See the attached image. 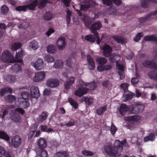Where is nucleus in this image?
<instances>
[{"label": "nucleus", "mask_w": 157, "mask_h": 157, "mask_svg": "<svg viewBox=\"0 0 157 157\" xmlns=\"http://www.w3.org/2000/svg\"><path fill=\"white\" fill-rule=\"evenodd\" d=\"M127 144L126 140L124 139L121 142L119 140H116L115 141L113 147V146L107 145L104 147V150L106 154L109 157H117L120 156L121 155L118 154V151H121L123 150L122 145Z\"/></svg>", "instance_id": "f257e3e1"}, {"label": "nucleus", "mask_w": 157, "mask_h": 157, "mask_svg": "<svg viewBox=\"0 0 157 157\" xmlns=\"http://www.w3.org/2000/svg\"><path fill=\"white\" fill-rule=\"evenodd\" d=\"M143 65L145 67L154 69V70L149 72L148 74L149 78L154 80L157 74V72H155V70L157 69L156 63L153 61L146 60L143 63Z\"/></svg>", "instance_id": "f03ea898"}, {"label": "nucleus", "mask_w": 157, "mask_h": 157, "mask_svg": "<svg viewBox=\"0 0 157 157\" xmlns=\"http://www.w3.org/2000/svg\"><path fill=\"white\" fill-rule=\"evenodd\" d=\"M144 109L143 105L137 103L129 106L128 112L130 113L137 114L142 112Z\"/></svg>", "instance_id": "7ed1b4c3"}, {"label": "nucleus", "mask_w": 157, "mask_h": 157, "mask_svg": "<svg viewBox=\"0 0 157 157\" xmlns=\"http://www.w3.org/2000/svg\"><path fill=\"white\" fill-rule=\"evenodd\" d=\"M1 59L6 63H12L15 61L13 56L7 50H4L3 51Z\"/></svg>", "instance_id": "20e7f679"}, {"label": "nucleus", "mask_w": 157, "mask_h": 157, "mask_svg": "<svg viewBox=\"0 0 157 157\" xmlns=\"http://www.w3.org/2000/svg\"><path fill=\"white\" fill-rule=\"evenodd\" d=\"M157 15V10L155 12H151L144 17L139 18L137 23V24H138L137 27H140L143 25V24L146 21L151 18V16L155 15Z\"/></svg>", "instance_id": "39448f33"}, {"label": "nucleus", "mask_w": 157, "mask_h": 157, "mask_svg": "<svg viewBox=\"0 0 157 157\" xmlns=\"http://www.w3.org/2000/svg\"><path fill=\"white\" fill-rule=\"evenodd\" d=\"M46 84L49 87L55 88L59 86V81L57 79L50 78L47 80Z\"/></svg>", "instance_id": "423d86ee"}, {"label": "nucleus", "mask_w": 157, "mask_h": 157, "mask_svg": "<svg viewBox=\"0 0 157 157\" xmlns=\"http://www.w3.org/2000/svg\"><path fill=\"white\" fill-rule=\"evenodd\" d=\"M103 50V55L105 57H108L111 54L112 51V48L109 45L105 44L101 48Z\"/></svg>", "instance_id": "0eeeda50"}, {"label": "nucleus", "mask_w": 157, "mask_h": 157, "mask_svg": "<svg viewBox=\"0 0 157 157\" xmlns=\"http://www.w3.org/2000/svg\"><path fill=\"white\" fill-rule=\"evenodd\" d=\"M21 143V139L18 135H16L13 136L11 140L12 146L14 148H17Z\"/></svg>", "instance_id": "6e6552de"}, {"label": "nucleus", "mask_w": 157, "mask_h": 157, "mask_svg": "<svg viewBox=\"0 0 157 157\" xmlns=\"http://www.w3.org/2000/svg\"><path fill=\"white\" fill-rule=\"evenodd\" d=\"M46 76L44 72L39 71L35 73V76L33 78V80L35 82H40L43 81Z\"/></svg>", "instance_id": "1a4fd4ad"}, {"label": "nucleus", "mask_w": 157, "mask_h": 157, "mask_svg": "<svg viewBox=\"0 0 157 157\" xmlns=\"http://www.w3.org/2000/svg\"><path fill=\"white\" fill-rule=\"evenodd\" d=\"M66 39L62 36H60L57 41V45L59 49L62 50L64 49L66 46Z\"/></svg>", "instance_id": "9d476101"}, {"label": "nucleus", "mask_w": 157, "mask_h": 157, "mask_svg": "<svg viewBox=\"0 0 157 157\" xmlns=\"http://www.w3.org/2000/svg\"><path fill=\"white\" fill-rule=\"evenodd\" d=\"M30 95L32 98H37L40 95V92L38 88L36 86H32L30 89Z\"/></svg>", "instance_id": "9b49d317"}, {"label": "nucleus", "mask_w": 157, "mask_h": 157, "mask_svg": "<svg viewBox=\"0 0 157 157\" xmlns=\"http://www.w3.org/2000/svg\"><path fill=\"white\" fill-rule=\"evenodd\" d=\"M31 64L36 70H41L44 67V63L42 59L39 58L35 62L32 63Z\"/></svg>", "instance_id": "f8f14e48"}, {"label": "nucleus", "mask_w": 157, "mask_h": 157, "mask_svg": "<svg viewBox=\"0 0 157 157\" xmlns=\"http://www.w3.org/2000/svg\"><path fill=\"white\" fill-rule=\"evenodd\" d=\"M89 89L85 87H79L75 92V95L79 97H81L88 92Z\"/></svg>", "instance_id": "ddd939ff"}, {"label": "nucleus", "mask_w": 157, "mask_h": 157, "mask_svg": "<svg viewBox=\"0 0 157 157\" xmlns=\"http://www.w3.org/2000/svg\"><path fill=\"white\" fill-rule=\"evenodd\" d=\"M37 144L38 146V150H42L47 147V141L44 138L41 137L38 140Z\"/></svg>", "instance_id": "4468645a"}, {"label": "nucleus", "mask_w": 157, "mask_h": 157, "mask_svg": "<svg viewBox=\"0 0 157 157\" xmlns=\"http://www.w3.org/2000/svg\"><path fill=\"white\" fill-rule=\"evenodd\" d=\"M101 24L99 21L94 23L91 26V32L93 34L98 33L97 30H98L101 28Z\"/></svg>", "instance_id": "2eb2a0df"}, {"label": "nucleus", "mask_w": 157, "mask_h": 157, "mask_svg": "<svg viewBox=\"0 0 157 157\" xmlns=\"http://www.w3.org/2000/svg\"><path fill=\"white\" fill-rule=\"evenodd\" d=\"M116 67L117 69L119 70L118 71V74L120 76V79L123 80L124 78V67L123 65H121L118 63H117Z\"/></svg>", "instance_id": "dca6fc26"}, {"label": "nucleus", "mask_w": 157, "mask_h": 157, "mask_svg": "<svg viewBox=\"0 0 157 157\" xmlns=\"http://www.w3.org/2000/svg\"><path fill=\"white\" fill-rule=\"evenodd\" d=\"M86 58L89 69L90 70H94L95 68V65L93 59L90 55H87Z\"/></svg>", "instance_id": "f3484780"}, {"label": "nucleus", "mask_w": 157, "mask_h": 157, "mask_svg": "<svg viewBox=\"0 0 157 157\" xmlns=\"http://www.w3.org/2000/svg\"><path fill=\"white\" fill-rule=\"evenodd\" d=\"M75 81V78L74 77L71 76L67 79L64 83L65 88L66 90L69 89L71 86L74 83Z\"/></svg>", "instance_id": "a211bd4d"}, {"label": "nucleus", "mask_w": 157, "mask_h": 157, "mask_svg": "<svg viewBox=\"0 0 157 157\" xmlns=\"http://www.w3.org/2000/svg\"><path fill=\"white\" fill-rule=\"evenodd\" d=\"M129 106L125 104H122L121 105L118 109L120 114L121 115H124L127 111H128Z\"/></svg>", "instance_id": "6ab92c4d"}, {"label": "nucleus", "mask_w": 157, "mask_h": 157, "mask_svg": "<svg viewBox=\"0 0 157 157\" xmlns=\"http://www.w3.org/2000/svg\"><path fill=\"white\" fill-rule=\"evenodd\" d=\"M29 4L26 5L27 8L30 10H35L36 7L38 5V0H31Z\"/></svg>", "instance_id": "aec40b11"}, {"label": "nucleus", "mask_w": 157, "mask_h": 157, "mask_svg": "<svg viewBox=\"0 0 157 157\" xmlns=\"http://www.w3.org/2000/svg\"><path fill=\"white\" fill-rule=\"evenodd\" d=\"M81 20L83 21L86 26L88 27L91 23V19L88 16L83 14Z\"/></svg>", "instance_id": "412c9836"}, {"label": "nucleus", "mask_w": 157, "mask_h": 157, "mask_svg": "<svg viewBox=\"0 0 157 157\" xmlns=\"http://www.w3.org/2000/svg\"><path fill=\"white\" fill-rule=\"evenodd\" d=\"M143 40L147 41H153L157 44V37L153 35H146L144 37Z\"/></svg>", "instance_id": "4be33fe9"}, {"label": "nucleus", "mask_w": 157, "mask_h": 157, "mask_svg": "<svg viewBox=\"0 0 157 157\" xmlns=\"http://www.w3.org/2000/svg\"><path fill=\"white\" fill-rule=\"evenodd\" d=\"M149 1L153 3H157V0H140L142 7L145 8H147L149 5Z\"/></svg>", "instance_id": "5701e85b"}, {"label": "nucleus", "mask_w": 157, "mask_h": 157, "mask_svg": "<svg viewBox=\"0 0 157 157\" xmlns=\"http://www.w3.org/2000/svg\"><path fill=\"white\" fill-rule=\"evenodd\" d=\"M11 120L14 122H20L21 120V117L16 112H13L12 113V115L10 116Z\"/></svg>", "instance_id": "b1692460"}, {"label": "nucleus", "mask_w": 157, "mask_h": 157, "mask_svg": "<svg viewBox=\"0 0 157 157\" xmlns=\"http://www.w3.org/2000/svg\"><path fill=\"white\" fill-rule=\"evenodd\" d=\"M13 91L12 88L9 87L3 88L0 90V96H4L5 93H11Z\"/></svg>", "instance_id": "393cba45"}, {"label": "nucleus", "mask_w": 157, "mask_h": 157, "mask_svg": "<svg viewBox=\"0 0 157 157\" xmlns=\"http://www.w3.org/2000/svg\"><path fill=\"white\" fill-rule=\"evenodd\" d=\"M109 60L112 63H115L116 64L118 63V61L120 59V57L119 56L116 55L114 54L111 55L109 56Z\"/></svg>", "instance_id": "a878e982"}, {"label": "nucleus", "mask_w": 157, "mask_h": 157, "mask_svg": "<svg viewBox=\"0 0 157 157\" xmlns=\"http://www.w3.org/2000/svg\"><path fill=\"white\" fill-rule=\"evenodd\" d=\"M48 117V113L46 112H43L39 115L38 121L40 122H42L45 120Z\"/></svg>", "instance_id": "bb28decb"}, {"label": "nucleus", "mask_w": 157, "mask_h": 157, "mask_svg": "<svg viewBox=\"0 0 157 157\" xmlns=\"http://www.w3.org/2000/svg\"><path fill=\"white\" fill-rule=\"evenodd\" d=\"M38 47V43L35 40H33L28 44V48L29 49L33 48L36 50Z\"/></svg>", "instance_id": "cd10ccee"}, {"label": "nucleus", "mask_w": 157, "mask_h": 157, "mask_svg": "<svg viewBox=\"0 0 157 157\" xmlns=\"http://www.w3.org/2000/svg\"><path fill=\"white\" fill-rule=\"evenodd\" d=\"M23 55V52L21 50L20 51L16 52V59H15V62L18 63H21L22 61V59H18L21 57Z\"/></svg>", "instance_id": "c85d7f7f"}, {"label": "nucleus", "mask_w": 157, "mask_h": 157, "mask_svg": "<svg viewBox=\"0 0 157 157\" xmlns=\"http://www.w3.org/2000/svg\"><path fill=\"white\" fill-rule=\"evenodd\" d=\"M21 43L18 42H15L12 44L11 47V49L13 51H16L21 48Z\"/></svg>", "instance_id": "c756f323"}, {"label": "nucleus", "mask_w": 157, "mask_h": 157, "mask_svg": "<svg viewBox=\"0 0 157 157\" xmlns=\"http://www.w3.org/2000/svg\"><path fill=\"white\" fill-rule=\"evenodd\" d=\"M155 136L153 133H151L148 136H146L144 139V142H146L149 141H153L155 139Z\"/></svg>", "instance_id": "7c9ffc66"}, {"label": "nucleus", "mask_w": 157, "mask_h": 157, "mask_svg": "<svg viewBox=\"0 0 157 157\" xmlns=\"http://www.w3.org/2000/svg\"><path fill=\"white\" fill-rule=\"evenodd\" d=\"M85 39L86 41H88L92 43H94L95 41V36L92 34H89L85 36Z\"/></svg>", "instance_id": "2f4dec72"}, {"label": "nucleus", "mask_w": 157, "mask_h": 157, "mask_svg": "<svg viewBox=\"0 0 157 157\" xmlns=\"http://www.w3.org/2000/svg\"><path fill=\"white\" fill-rule=\"evenodd\" d=\"M0 138L6 141L10 140V137L9 135L6 132L3 131H0Z\"/></svg>", "instance_id": "473e14b6"}, {"label": "nucleus", "mask_w": 157, "mask_h": 157, "mask_svg": "<svg viewBox=\"0 0 157 157\" xmlns=\"http://www.w3.org/2000/svg\"><path fill=\"white\" fill-rule=\"evenodd\" d=\"M68 155L66 151H62L57 152L55 155L56 157H67Z\"/></svg>", "instance_id": "72a5a7b5"}, {"label": "nucleus", "mask_w": 157, "mask_h": 157, "mask_svg": "<svg viewBox=\"0 0 157 157\" xmlns=\"http://www.w3.org/2000/svg\"><path fill=\"white\" fill-rule=\"evenodd\" d=\"M96 62L100 65H104L107 62V59L104 57H98L96 59Z\"/></svg>", "instance_id": "f704fd0d"}, {"label": "nucleus", "mask_w": 157, "mask_h": 157, "mask_svg": "<svg viewBox=\"0 0 157 157\" xmlns=\"http://www.w3.org/2000/svg\"><path fill=\"white\" fill-rule=\"evenodd\" d=\"M5 99L6 101L12 103L15 101L16 98L14 96L8 94L5 97Z\"/></svg>", "instance_id": "c9c22d12"}, {"label": "nucleus", "mask_w": 157, "mask_h": 157, "mask_svg": "<svg viewBox=\"0 0 157 157\" xmlns=\"http://www.w3.org/2000/svg\"><path fill=\"white\" fill-rule=\"evenodd\" d=\"M53 14L50 12H47L44 15V18L47 21L50 20L53 17Z\"/></svg>", "instance_id": "e433bc0d"}, {"label": "nucleus", "mask_w": 157, "mask_h": 157, "mask_svg": "<svg viewBox=\"0 0 157 157\" xmlns=\"http://www.w3.org/2000/svg\"><path fill=\"white\" fill-rule=\"evenodd\" d=\"M68 101L71 105L75 109H77L78 107V103L72 98H69Z\"/></svg>", "instance_id": "4c0bfd02"}, {"label": "nucleus", "mask_w": 157, "mask_h": 157, "mask_svg": "<svg viewBox=\"0 0 157 157\" xmlns=\"http://www.w3.org/2000/svg\"><path fill=\"white\" fill-rule=\"evenodd\" d=\"M47 50L49 53H54L56 52V46L52 45H49L47 47Z\"/></svg>", "instance_id": "58836bf2"}, {"label": "nucleus", "mask_w": 157, "mask_h": 157, "mask_svg": "<svg viewBox=\"0 0 157 157\" xmlns=\"http://www.w3.org/2000/svg\"><path fill=\"white\" fill-rule=\"evenodd\" d=\"M106 106L105 105L100 107L97 110V113L98 115H101L106 110Z\"/></svg>", "instance_id": "ea45409f"}, {"label": "nucleus", "mask_w": 157, "mask_h": 157, "mask_svg": "<svg viewBox=\"0 0 157 157\" xmlns=\"http://www.w3.org/2000/svg\"><path fill=\"white\" fill-rule=\"evenodd\" d=\"M12 70L13 71L17 73L22 70L21 66L18 64H15L12 67Z\"/></svg>", "instance_id": "a19ab883"}, {"label": "nucleus", "mask_w": 157, "mask_h": 157, "mask_svg": "<svg viewBox=\"0 0 157 157\" xmlns=\"http://www.w3.org/2000/svg\"><path fill=\"white\" fill-rule=\"evenodd\" d=\"M63 65V63L61 60H57L55 62L54 67L57 68H59L61 67Z\"/></svg>", "instance_id": "79ce46f5"}, {"label": "nucleus", "mask_w": 157, "mask_h": 157, "mask_svg": "<svg viewBox=\"0 0 157 157\" xmlns=\"http://www.w3.org/2000/svg\"><path fill=\"white\" fill-rule=\"evenodd\" d=\"M27 8L26 5H23L17 6L15 8V10L18 11H26Z\"/></svg>", "instance_id": "37998d69"}, {"label": "nucleus", "mask_w": 157, "mask_h": 157, "mask_svg": "<svg viewBox=\"0 0 157 157\" xmlns=\"http://www.w3.org/2000/svg\"><path fill=\"white\" fill-rule=\"evenodd\" d=\"M90 5H80V10L84 12L86 11L90 7Z\"/></svg>", "instance_id": "c03bdc74"}, {"label": "nucleus", "mask_w": 157, "mask_h": 157, "mask_svg": "<svg viewBox=\"0 0 157 157\" xmlns=\"http://www.w3.org/2000/svg\"><path fill=\"white\" fill-rule=\"evenodd\" d=\"M38 153L39 154H40L41 157H47L48 156V153L45 149L42 150H38Z\"/></svg>", "instance_id": "a18cd8bd"}, {"label": "nucleus", "mask_w": 157, "mask_h": 157, "mask_svg": "<svg viewBox=\"0 0 157 157\" xmlns=\"http://www.w3.org/2000/svg\"><path fill=\"white\" fill-rule=\"evenodd\" d=\"M2 13L3 14H6L9 11V8L6 6L4 5L1 8Z\"/></svg>", "instance_id": "49530a36"}, {"label": "nucleus", "mask_w": 157, "mask_h": 157, "mask_svg": "<svg viewBox=\"0 0 157 157\" xmlns=\"http://www.w3.org/2000/svg\"><path fill=\"white\" fill-rule=\"evenodd\" d=\"M143 36V33L142 32L137 33L135 37L134 38V40L136 42H138L140 39L141 37Z\"/></svg>", "instance_id": "de8ad7c7"}, {"label": "nucleus", "mask_w": 157, "mask_h": 157, "mask_svg": "<svg viewBox=\"0 0 157 157\" xmlns=\"http://www.w3.org/2000/svg\"><path fill=\"white\" fill-rule=\"evenodd\" d=\"M102 84L103 86L107 88H110L112 86V83L108 80L103 82Z\"/></svg>", "instance_id": "09e8293b"}, {"label": "nucleus", "mask_w": 157, "mask_h": 157, "mask_svg": "<svg viewBox=\"0 0 157 157\" xmlns=\"http://www.w3.org/2000/svg\"><path fill=\"white\" fill-rule=\"evenodd\" d=\"M45 59L48 62H52L54 60V58L50 55L48 54L45 57Z\"/></svg>", "instance_id": "8fccbe9b"}, {"label": "nucleus", "mask_w": 157, "mask_h": 157, "mask_svg": "<svg viewBox=\"0 0 157 157\" xmlns=\"http://www.w3.org/2000/svg\"><path fill=\"white\" fill-rule=\"evenodd\" d=\"M21 96L22 98L23 99V100H29V94L28 92L25 91L22 92L21 93Z\"/></svg>", "instance_id": "3c124183"}, {"label": "nucleus", "mask_w": 157, "mask_h": 157, "mask_svg": "<svg viewBox=\"0 0 157 157\" xmlns=\"http://www.w3.org/2000/svg\"><path fill=\"white\" fill-rule=\"evenodd\" d=\"M36 131V129L35 128L33 130H32L31 129L30 130L28 134V138L29 140L31 139L32 137H33Z\"/></svg>", "instance_id": "603ef678"}, {"label": "nucleus", "mask_w": 157, "mask_h": 157, "mask_svg": "<svg viewBox=\"0 0 157 157\" xmlns=\"http://www.w3.org/2000/svg\"><path fill=\"white\" fill-rule=\"evenodd\" d=\"M84 101L86 104L88 105L91 104L93 102V100L92 98L88 97H85L84 98Z\"/></svg>", "instance_id": "864d4df0"}, {"label": "nucleus", "mask_w": 157, "mask_h": 157, "mask_svg": "<svg viewBox=\"0 0 157 157\" xmlns=\"http://www.w3.org/2000/svg\"><path fill=\"white\" fill-rule=\"evenodd\" d=\"M82 153L83 155L86 156H91L94 155L93 152L87 150H83L82 152Z\"/></svg>", "instance_id": "5fc2aeb1"}, {"label": "nucleus", "mask_w": 157, "mask_h": 157, "mask_svg": "<svg viewBox=\"0 0 157 157\" xmlns=\"http://www.w3.org/2000/svg\"><path fill=\"white\" fill-rule=\"evenodd\" d=\"M75 120L71 119V121H70L64 124V125L68 127H70L74 126L75 124Z\"/></svg>", "instance_id": "6e6d98bb"}, {"label": "nucleus", "mask_w": 157, "mask_h": 157, "mask_svg": "<svg viewBox=\"0 0 157 157\" xmlns=\"http://www.w3.org/2000/svg\"><path fill=\"white\" fill-rule=\"evenodd\" d=\"M48 0H40V2L38 5L41 8L44 7L48 3Z\"/></svg>", "instance_id": "4d7b16f0"}, {"label": "nucleus", "mask_w": 157, "mask_h": 157, "mask_svg": "<svg viewBox=\"0 0 157 157\" xmlns=\"http://www.w3.org/2000/svg\"><path fill=\"white\" fill-rule=\"evenodd\" d=\"M22 106L24 109H26L28 108L29 106V100H23L22 102Z\"/></svg>", "instance_id": "13d9d810"}, {"label": "nucleus", "mask_w": 157, "mask_h": 157, "mask_svg": "<svg viewBox=\"0 0 157 157\" xmlns=\"http://www.w3.org/2000/svg\"><path fill=\"white\" fill-rule=\"evenodd\" d=\"M15 110L16 112H18L22 115L24 114L25 112V110L21 108H17L15 109Z\"/></svg>", "instance_id": "bf43d9fd"}, {"label": "nucleus", "mask_w": 157, "mask_h": 157, "mask_svg": "<svg viewBox=\"0 0 157 157\" xmlns=\"http://www.w3.org/2000/svg\"><path fill=\"white\" fill-rule=\"evenodd\" d=\"M113 38L118 43L122 44L124 43V40L123 38H119L117 36H114Z\"/></svg>", "instance_id": "052dcab7"}, {"label": "nucleus", "mask_w": 157, "mask_h": 157, "mask_svg": "<svg viewBox=\"0 0 157 157\" xmlns=\"http://www.w3.org/2000/svg\"><path fill=\"white\" fill-rule=\"evenodd\" d=\"M117 130V129L116 127L113 124H112L110 128V131L111 134L114 135L116 132Z\"/></svg>", "instance_id": "680f3d73"}, {"label": "nucleus", "mask_w": 157, "mask_h": 157, "mask_svg": "<svg viewBox=\"0 0 157 157\" xmlns=\"http://www.w3.org/2000/svg\"><path fill=\"white\" fill-rule=\"evenodd\" d=\"M93 34L94 36H95V40L96 39V41L97 44H100L101 42V40L99 38L98 33Z\"/></svg>", "instance_id": "e2e57ef3"}, {"label": "nucleus", "mask_w": 157, "mask_h": 157, "mask_svg": "<svg viewBox=\"0 0 157 157\" xmlns=\"http://www.w3.org/2000/svg\"><path fill=\"white\" fill-rule=\"evenodd\" d=\"M120 87L121 89H122L124 90H126L128 88V85L125 83H123L120 85Z\"/></svg>", "instance_id": "0e129e2a"}, {"label": "nucleus", "mask_w": 157, "mask_h": 157, "mask_svg": "<svg viewBox=\"0 0 157 157\" xmlns=\"http://www.w3.org/2000/svg\"><path fill=\"white\" fill-rule=\"evenodd\" d=\"M112 0H102L103 4L107 6H110L112 5Z\"/></svg>", "instance_id": "69168bd1"}, {"label": "nucleus", "mask_w": 157, "mask_h": 157, "mask_svg": "<svg viewBox=\"0 0 157 157\" xmlns=\"http://www.w3.org/2000/svg\"><path fill=\"white\" fill-rule=\"evenodd\" d=\"M51 93V90L45 88L43 94L45 96H48Z\"/></svg>", "instance_id": "338daca9"}, {"label": "nucleus", "mask_w": 157, "mask_h": 157, "mask_svg": "<svg viewBox=\"0 0 157 157\" xmlns=\"http://www.w3.org/2000/svg\"><path fill=\"white\" fill-rule=\"evenodd\" d=\"M61 1L64 3L66 7H68L70 6V3L71 0H63Z\"/></svg>", "instance_id": "774afa93"}]
</instances>
